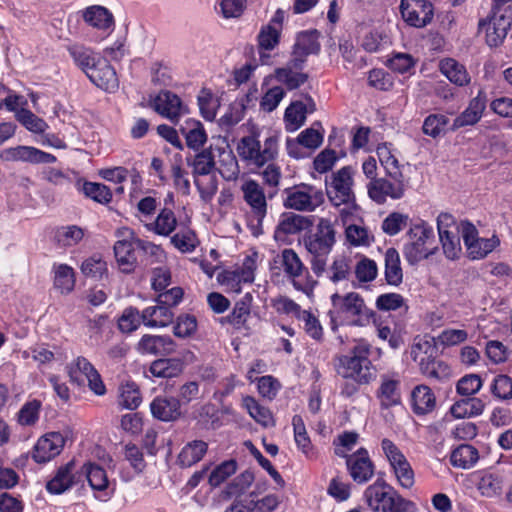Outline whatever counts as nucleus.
<instances>
[{
	"label": "nucleus",
	"instance_id": "21",
	"mask_svg": "<svg viewBox=\"0 0 512 512\" xmlns=\"http://www.w3.org/2000/svg\"><path fill=\"white\" fill-rule=\"evenodd\" d=\"M152 416L163 422L175 421L181 416L180 400L175 397L157 396L150 404Z\"/></svg>",
	"mask_w": 512,
	"mask_h": 512
},
{
	"label": "nucleus",
	"instance_id": "13",
	"mask_svg": "<svg viewBox=\"0 0 512 512\" xmlns=\"http://www.w3.org/2000/svg\"><path fill=\"white\" fill-rule=\"evenodd\" d=\"M400 12L404 21L416 28L425 27L434 15L433 5L429 0H401Z\"/></svg>",
	"mask_w": 512,
	"mask_h": 512
},
{
	"label": "nucleus",
	"instance_id": "18",
	"mask_svg": "<svg viewBox=\"0 0 512 512\" xmlns=\"http://www.w3.org/2000/svg\"><path fill=\"white\" fill-rule=\"evenodd\" d=\"M86 76L95 86L106 92L113 93L119 87L116 71L105 58L99 59Z\"/></svg>",
	"mask_w": 512,
	"mask_h": 512
},
{
	"label": "nucleus",
	"instance_id": "33",
	"mask_svg": "<svg viewBox=\"0 0 512 512\" xmlns=\"http://www.w3.org/2000/svg\"><path fill=\"white\" fill-rule=\"evenodd\" d=\"M208 451V444L203 440L188 442L180 451L177 462L183 467H191L202 460Z\"/></svg>",
	"mask_w": 512,
	"mask_h": 512
},
{
	"label": "nucleus",
	"instance_id": "51",
	"mask_svg": "<svg viewBox=\"0 0 512 512\" xmlns=\"http://www.w3.org/2000/svg\"><path fill=\"white\" fill-rule=\"evenodd\" d=\"M448 123L449 119L447 116L443 114H430L423 122L422 131L425 135L437 138L445 132Z\"/></svg>",
	"mask_w": 512,
	"mask_h": 512
},
{
	"label": "nucleus",
	"instance_id": "25",
	"mask_svg": "<svg viewBox=\"0 0 512 512\" xmlns=\"http://www.w3.org/2000/svg\"><path fill=\"white\" fill-rule=\"evenodd\" d=\"M244 200L251 207L254 216L265 217L267 214V202L265 194L260 185L249 180L242 185Z\"/></svg>",
	"mask_w": 512,
	"mask_h": 512
},
{
	"label": "nucleus",
	"instance_id": "56",
	"mask_svg": "<svg viewBox=\"0 0 512 512\" xmlns=\"http://www.w3.org/2000/svg\"><path fill=\"white\" fill-rule=\"evenodd\" d=\"M282 265L285 273L293 278L300 276L304 269V265L299 256L290 248H286L282 251Z\"/></svg>",
	"mask_w": 512,
	"mask_h": 512
},
{
	"label": "nucleus",
	"instance_id": "46",
	"mask_svg": "<svg viewBox=\"0 0 512 512\" xmlns=\"http://www.w3.org/2000/svg\"><path fill=\"white\" fill-rule=\"evenodd\" d=\"M82 472L85 474L92 489L103 491L108 487V478L106 471L99 465L87 463L83 466Z\"/></svg>",
	"mask_w": 512,
	"mask_h": 512
},
{
	"label": "nucleus",
	"instance_id": "53",
	"mask_svg": "<svg viewBox=\"0 0 512 512\" xmlns=\"http://www.w3.org/2000/svg\"><path fill=\"white\" fill-rule=\"evenodd\" d=\"M260 148V142L255 137L246 136L240 140L237 146V151L242 159L252 161L256 166H258Z\"/></svg>",
	"mask_w": 512,
	"mask_h": 512
},
{
	"label": "nucleus",
	"instance_id": "16",
	"mask_svg": "<svg viewBox=\"0 0 512 512\" xmlns=\"http://www.w3.org/2000/svg\"><path fill=\"white\" fill-rule=\"evenodd\" d=\"M66 438L60 432H49L40 437L31 453L32 459L39 464L46 463L58 456L65 445Z\"/></svg>",
	"mask_w": 512,
	"mask_h": 512
},
{
	"label": "nucleus",
	"instance_id": "30",
	"mask_svg": "<svg viewBox=\"0 0 512 512\" xmlns=\"http://www.w3.org/2000/svg\"><path fill=\"white\" fill-rule=\"evenodd\" d=\"M180 132L185 137L186 145L193 151H199L207 141L203 124L195 119H187L180 126Z\"/></svg>",
	"mask_w": 512,
	"mask_h": 512
},
{
	"label": "nucleus",
	"instance_id": "35",
	"mask_svg": "<svg viewBox=\"0 0 512 512\" xmlns=\"http://www.w3.org/2000/svg\"><path fill=\"white\" fill-rule=\"evenodd\" d=\"M385 280L388 285L398 287L403 282V270L398 251L390 247L385 253Z\"/></svg>",
	"mask_w": 512,
	"mask_h": 512
},
{
	"label": "nucleus",
	"instance_id": "6",
	"mask_svg": "<svg viewBox=\"0 0 512 512\" xmlns=\"http://www.w3.org/2000/svg\"><path fill=\"white\" fill-rule=\"evenodd\" d=\"M407 234L413 241L404 246L403 253L410 264L418 263L433 254V251L426 247V244L434 239L433 228L427 222L421 220L413 225Z\"/></svg>",
	"mask_w": 512,
	"mask_h": 512
},
{
	"label": "nucleus",
	"instance_id": "40",
	"mask_svg": "<svg viewBox=\"0 0 512 512\" xmlns=\"http://www.w3.org/2000/svg\"><path fill=\"white\" fill-rule=\"evenodd\" d=\"M433 351L434 347H431L428 342L417 343L411 349L412 359L419 364L422 374L427 377H430V372L436 361L432 355Z\"/></svg>",
	"mask_w": 512,
	"mask_h": 512
},
{
	"label": "nucleus",
	"instance_id": "4",
	"mask_svg": "<svg viewBox=\"0 0 512 512\" xmlns=\"http://www.w3.org/2000/svg\"><path fill=\"white\" fill-rule=\"evenodd\" d=\"M370 353L369 344L358 343L349 354L339 358L337 373L345 379L370 384L376 378V368L369 359Z\"/></svg>",
	"mask_w": 512,
	"mask_h": 512
},
{
	"label": "nucleus",
	"instance_id": "57",
	"mask_svg": "<svg viewBox=\"0 0 512 512\" xmlns=\"http://www.w3.org/2000/svg\"><path fill=\"white\" fill-rule=\"evenodd\" d=\"M416 64L415 59L408 53L397 52L393 53L387 60L386 65L394 72L404 74L414 68Z\"/></svg>",
	"mask_w": 512,
	"mask_h": 512
},
{
	"label": "nucleus",
	"instance_id": "20",
	"mask_svg": "<svg viewBox=\"0 0 512 512\" xmlns=\"http://www.w3.org/2000/svg\"><path fill=\"white\" fill-rule=\"evenodd\" d=\"M175 342L168 335L145 334L138 342L137 350L145 355H169L175 351Z\"/></svg>",
	"mask_w": 512,
	"mask_h": 512
},
{
	"label": "nucleus",
	"instance_id": "28",
	"mask_svg": "<svg viewBox=\"0 0 512 512\" xmlns=\"http://www.w3.org/2000/svg\"><path fill=\"white\" fill-rule=\"evenodd\" d=\"M511 25L503 21H498L491 16L488 20H480L478 24L479 32H485L486 43L490 47L499 46L505 39Z\"/></svg>",
	"mask_w": 512,
	"mask_h": 512
},
{
	"label": "nucleus",
	"instance_id": "60",
	"mask_svg": "<svg viewBox=\"0 0 512 512\" xmlns=\"http://www.w3.org/2000/svg\"><path fill=\"white\" fill-rule=\"evenodd\" d=\"M479 489L486 497L498 496L502 493L503 479L497 474L484 475L479 482Z\"/></svg>",
	"mask_w": 512,
	"mask_h": 512
},
{
	"label": "nucleus",
	"instance_id": "41",
	"mask_svg": "<svg viewBox=\"0 0 512 512\" xmlns=\"http://www.w3.org/2000/svg\"><path fill=\"white\" fill-rule=\"evenodd\" d=\"M177 226V219L171 209L163 208L155 221L146 225L147 229L157 235L169 236Z\"/></svg>",
	"mask_w": 512,
	"mask_h": 512
},
{
	"label": "nucleus",
	"instance_id": "62",
	"mask_svg": "<svg viewBox=\"0 0 512 512\" xmlns=\"http://www.w3.org/2000/svg\"><path fill=\"white\" fill-rule=\"evenodd\" d=\"M280 40V31L277 27L268 24L260 30L258 35V45L260 50L274 49Z\"/></svg>",
	"mask_w": 512,
	"mask_h": 512
},
{
	"label": "nucleus",
	"instance_id": "8",
	"mask_svg": "<svg viewBox=\"0 0 512 512\" xmlns=\"http://www.w3.org/2000/svg\"><path fill=\"white\" fill-rule=\"evenodd\" d=\"M457 229L461 232L468 257L472 260L485 258L500 245V240L496 235L491 238H480L477 228L469 221H462Z\"/></svg>",
	"mask_w": 512,
	"mask_h": 512
},
{
	"label": "nucleus",
	"instance_id": "59",
	"mask_svg": "<svg viewBox=\"0 0 512 512\" xmlns=\"http://www.w3.org/2000/svg\"><path fill=\"white\" fill-rule=\"evenodd\" d=\"M408 221V215L392 212L383 220L381 228L385 234L394 236L407 226Z\"/></svg>",
	"mask_w": 512,
	"mask_h": 512
},
{
	"label": "nucleus",
	"instance_id": "63",
	"mask_svg": "<svg viewBox=\"0 0 512 512\" xmlns=\"http://www.w3.org/2000/svg\"><path fill=\"white\" fill-rule=\"evenodd\" d=\"M285 96V90L282 86L269 88L260 100V108L265 112L274 111Z\"/></svg>",
	"mask_w": 512,
	"mask_h": 512
},
{
	"label": "nucleus",
	"instance_id": "47",
	"mask_svg": "<svg viewBox=\"0 0 512 512\" xmlns=\"http://www.w3.org/2000/svg\"><path fill=\"white\" fill-rule=\"evenodd\" d=\"M237 470V462L234 459L223 461L217 465L208 477V483L211 487L216 488L225 482Z\"/></svg>",
	"mask_w": 512,
	"mask_h": 512
},
{
	"label": "nucleus",
	"instance_id": "22",
	"mask_svg": "<svg viewBox=\"0 0 512 512\" xmlns=\"http://www.w3.org/2000/svg\"><path fill=\"white\" fill-rule=\"evenodd\" d=\"M81 13L84 22L95 29L107 31L114 27V16L104 6L91 5L82 10Z\"/></svg>",
	"mask_w": 512,
	"mask_h": 512
},
{
	"label": "nucleus",
	"instance_id": "9",
	"mask_svg": "<svg viewBox=\"0 0 512 512\" xmlns=\"http://www.w3.org/2000/svg\"><path fill=\"white\" fill-rule=\"evenodd\" d=\"M335 454L346 459L347 470L355 483L365 484L373 477L375 466L366 448L361 447L352 454L335 448Z\"/></svg>",
	"mask_w": 512,
	"mask_h": 512
},
{
	"label": "nucleus",
	"instance_id": "1",
	"mask_svg": "<svg viewBox=\"0 0 512 512\" xmlns=\"http://www.w3.org/2000/svg\"><path fill=\"white\" fill-rule=\"evenodd\" d=\"M319 35L316 29L298 33L290 59L285 66L274 70L273 77L288 91L299 89L309 80V74L302 72V69L309 55H317L320 52Z\"/></svg>",
	"mask_w": 512,
	"mask_h": 512
},
{
	"label": "nucleus",
	"instance_id": "5",
	"mask_svg": "<svg viewBox=\"0 0 512 512\" xmlns=\"http://www.w3.org/2000/svg\"><path fill=\"white\" fill-rule=\"evenodd\" d=\"M284 193L286 194L283 201L284 207L295 211L313 212L325 200L323 191L310 184L303 183L299 186L286 188Z\"/></svg>",
	"mask_w": 512,
	"mask_h": 512
},
{
	"label": "nucleus",
	"instance_id": "23",
	"mask_svg": "<svg viewBox=\"0 0 512 512\" xmlns=\"http://www.w3.org/2000/svg\"><path fill=\"white\" fill-rule=\"evenodd\" d=\"M322 141L323 135L318 130L312 127L307 128L299 134L296 141L291 139L287 140L288 154L295 159H300L304 157V155L300 153L299 145L315 150L322 144Z\"/></svg>",
	"mask_w": 512,
	"mask_h": 512
},
{
	"label": "nucleus",
	"instance_id": "58",
	"mask_svg": "<svg viewBox=\"0 0 512 512\" xmlns=\"http://www.w3.org/2000/svg\"><path fill=\"white\" fill-rule=\"evenodd\" d=\"M82 273L95 280H101L107 273V264L101 257L92 256L81 265Z\"/></svg>",
	"mask_w": 512,
	"mask_h": 512
},
{
	"label": "nucleus",
	"instance_id": "49",
	"mask_svg": "<svg viewBox=\"0 0 512 512\" xmlns=\"http://www.w3.org/2000/svg\"><path fill=\"white\" fill-rule=\"evenodd\" d=\"M245 407L247 408L250 416L259 424L264 427L272 426L273 418L270 410L260 405L253 397H246L244 399Z\"/></svg>",
	"mask_w": 512,
	"mask_h": 512
},
{
	"label": "nucleus",
	"instance_id": "2",
	"mask_svg": "<svg viewBox=\"0 0 512 512\" xmlns=\"http://www.w3.org/2000/svg\"><path fill=\"white\" fill-rule=\"evenodd\" d=\"M333 310L329 311L333 328L338 323L341 325L363 327L371 321L376 324L377 313L368 308L363 297L356 292H349L345 295L334 293L331 296Z\"/></svg>",
	"mask_w": 512,
	"mask_h": 512
},
{
	"label": "nucleus",
	"instance_id": "37",
	"mask_svg": "<svg viewBox=\"0 0 512 512\" xmlns=\"http://www.w3.org/2000/svg\"><path fill=\"white\" fill-rule=\"evenodd\" d=\"M484 402L480 398L466 397L456 401L450 408V413L455 418H470L483 413Z\"/></svg>",
	"mask_w": 512,
	"mask_h": 512
},
{
	"label": "nucleus",
	"instance_id": "31",
	"mask_svg": "<svg viewBox=\"0 0 512 512\" xmlns=\"http://www.w3.org/2000/svg\"><path fill=\"white\" fill-rule=\"evenodd\" d=\"M413 412L416 415H425L434 410L436 397L431 388L426 385L414 387L411 393Z\"/></svg>",
	"mask_w": 512,
	"mask_h": 512
},
{
	"label": "nucleus",
	"instance_id": "17",
	"mask_svg": "<svg viewBox=\"0 0 512 512\" xmlns=\"http://www.w3.org/2000/svg\"><path fill=\"white\" fill-rule=\"evenodd\" d=\"M0 157L5 161H23L32 164L54 163L56 157L32 146H17L2 151Z\"/></svg>",
	"mask_w": 512,
	"mask_h": 512
},
{
	"label": "nucleus",
	"instance_id": "11",
	"mask_svg": "<svg viewBox=\"0 0 512 512\" xmlns=\"http://www.w3.org/2000/svg\"><path fill=\"white\" fill-rule=\"evenodd\" d=\"M314 220L313 215L305 216L291 211L283 212L279 217L273 237L276 242L287 244L288 236L310 230Z\"/></svg>",
	"mask_w": 512,
	"mask_h": 512
},
{
	"label": "nucleus",
	"instance_id": "27",
	"mask_svg": "<svg viewBox=\"0 0 512 512\" xmlns=\"http://www.w3.org/2000/svg\"><path fill=\"white\" fill-rule=\"evenodd\" d=\"M218 152L220 167L217 168L219 174L227 181L236 180L239 175V165L237 159L228 143L222 141V146H216Z\"/></svg>",
	"mask_w": 512,
	"mask_h": 512
},
{
	"label": "nucleus",
	"instance_id": "54",
	"mask_svg": "<svg viewBox=\"0 0 512 512\" xmlns=\"http://www.w3.org/2000/svg\"><path fill=\"white\" fill-rule=\"evenodd\" d=\"M140 312L136 307L129 306L124 309L118 319V328L123 333H131L141 325Z\"/></svg>",
	"mask_w": 512,
	"mask_h": 512
},
{
	"label": "nucleus",
	"instance_id": "10",
	"mask_svg": "<svg viewBox=\"0 0 512 512\" xmlns=\"http://www.w3.org/2000/svg\"><path fill=\"white\" fill-rule=\"evenodd\" d=\"M381 447L393 469L399 485L404 489L412 488L415 483V474L405 455L387 438L382 440Z\"/></svg>",
	"mask_w": 512,
	"mask_h": 512
},
{
	"label": "nucleus",
	"instance_id": "52",
	"mask_svg": "<svg viewBox=\"0 0 512 512\" xmlns=\"http://www.w3.org/2000/svg\"><path fill=\"white\" fill-rule=\"evenodd\" d=\"M16 119L33 133H43L48 128L47 123L42 118L25 108L16 112Z\"/></svg>",
	"mask_w": 512,
	"mask_h": 512
},
{
	"label": "nucleus",
	"instance_id": "38",
	"mask_svg": "<svg viewBox=\"0 0 512 512\" xmlns=\"http://www.w3.org/2000/svg\"><path fill=\"white\" fill-rule=\"evenodd\" d=\"M479 459L478 450L470 444H461L456 447L450 455V463L452 466L462 469H469Z\"/></svg>",
	"mask_w": 512,
	"mask_h": 512
},
{
	"label": "nucleus",
	"instance_id": "7",
	"mask_svg": "<svg viewBox=\"0 0 512 512\" xmlns=\"http://www.w3.org/2000/svg\"><path fill=\"white\" fill-rule=\"evenodd\" d=\"M364 497L374 512H410L415 509V503L402 497L397 490L379 492L373 488L365 491Z\"/></svg>",
	"mask_w": 512,
	"mask_h": 512
},
{
	"label": "nucleus",
	"instance_id": "26",
	"mask_svg": "<svg viewBox=\"0 0 512 512\" xmlns=\"http://www.w3.org/2000/svg\"><path fill=\"white\" fill-rule=\"evenodd\" d=\"M74 467V460H70L65 465L60 466L55 476L47 482L46 490L50 494L59 495L71 488L75 483L74 475L72 473Z\"/></svg>",
	"mask_w": 512,
	"mask_h": 512
},
{
	"label": "nucleus",
	"instance_id": "44",
	"mask_svg": "<svg viewBox=\"0 0 512 512\" xmlns=\"http://www.w3.org/2000/svg\"><path fill=\"white\" fill-rule=\"evenodd\" d=\"M306 110L304 102L293 101L285 110L284 120L286 128L290 131H295L304 125L306 121Z\"/></svg>",
	"mask_w": 512,
	"mask_h": 512
},
{
	"label": "nucleus",
	"instance_id": "32",
	"mask_svg": "<svg viewBox=\"0 0 512 512\" xmlns=\"http://www.w3.org/2000/svg\"><path fill=\"white\" fill-rule=\"evenodd\" d=\"M116 261L123 273L130 274L135 270L137 257L134 244L128 240H118L114 244Z\"/></svg>",
	"mask_w": 512,
	"mask_h": 512
},
{
	"label": "nucleus",
	"instance_id": "64",
	"mask_svg": "<svg viewBox=\"0 0 512 512\" xmlns=\"http://www.w3.org/2000/svg\"><path fill=\"white\" fill-rule=\"evenodd\" d=\"M482 388V379L478 374H468L457 382L456 390L462 396L470 397Z\"/></svg>",
	"mask_w": 512,
	"mask_h": 512
},
{
	"label": "nucleus",
	"instance_id": "14",
	"mask_svg": "<svg viewBox=\"0 0 512 512\" xmlns=\"http://www.w3.org/2000/svg\"><path fill=\"white\" fill-rule=\"evenodd\" d=\"M352 174L353 170L350 166L342 167L333 174L332 190H327V195L333 205L340 206L354 200Z\"/></svg>",
	"mask_w": 512,
	"mask_h": 512
},
{
	"label": "nucleus",
	"instance_id": "43",
	"mask_svg": "<svg viewBox=\"0 0 512 512\" xmlns=\"http://www.w3.org/2000/svg\"><path fill=\"white\" fill-rule=\"evenodd\" d=\"M376 153L381 165L386 171V174L391 179L403 178V174L399 168L398 159L392 154L391 149L387 143L378 145Z\"/></svg>",
	"mask_w": 512,
	"mask_h": 512
},
{
	"label": "nucleus",
	"instance_id": "36",
	"mask_svg": "<svg viewBox=\"0 0 512 512\" xmlns=\"http://www.w3.org/2000/svg\"><path fill=\"white\" fill-rule=\"evenodd\" d=\"M252 296L250 293L245 294V296L237 301L234 305L233 310L226 317H222L220 322L222 324L228 323L231 324L234 328L240 329L242 328L247 318L250 315V306H251Z\"/></svg>",
	"mask_w": 512,
	"mask_h": 512
},
{
	"label": "nucleus",
	"instance_id": "3",
	"mask_svg": "<svg viewBox=\"0 0 512 512\" xmlns=\"http://www.w3.org/2000/svg\"><path fill=\"white\" fill-rule=\"evenodd\" d=\"M336 243V230L329 219L320 218L315 231L304 237V245L311 257V269L320 277L326 270L327 258Z\"/></svg>",
	"mask_w": 512,
	"mask_h": 512
},
{
	"label": "nucleus",
	"instance_id": "19",
	"mask_svg": "<svg viewBox=\"0 0 512 512\" xmlns=\"http://www.w3.org/2000/svg\"><path fill=\"white\" fill-rule=\"evenodd\" d=\"M400 387L401 382L398 378L387 374L381 375L380 385L375 393L381 409H389L402 403Z\"/></svg>",
	"mask_w": 512,
	"mask_h": 512
},
{
	"label": "nucleus",
	"instance_id": "39",
	"mask_svg": "<svg viewBox=\"0 0 512 512\" xmlns=\"http://www.w3.org/2000/svg\"><path fill=\"white\" fill-rule=\"evenodd\" d=\"M440 71L455 85L464 86L470 82V76L465 66L452 58L441 61Z\"/></svg>",
	"mask_w": 512,
	"mask_h": 512
},
{
	"label": "nucleus",
	"instance_id": "48",
	"mask_svg": "<svg viewBox=\"0 0 512 512\" xmlns=\"http://www.w3.org/2000/svg\"><path fill=\"white\" fill-rule=\"evenodd\" d=\"M75 286L74 270L66 265L60 264L55 270L54 287L61 293H70Z\"/></svg>",
	"mask_w": 512,
	"mask_h": 512
},
{
	"label": "nucleus",
	"instance_id": "34",
	"mask_svg": "<svg viewBox=\"0 0 512 512\" xmlns=\"http://www.w3.org/2000/svg\"><path fill=\"white\" fill-rule=\"evenodd\" d=\"M69 55L74 60L75 64L87 75L91 69L96 65V62L101 57L96 54L91 48L85 47L81 44H72L67 47Z\"/></svg>",
	"mask_w": 512,
	"mask_h": 512
},
{
	"label": "nucleus",
	"instance_id": "12",
	"mask_svg": "<svg viewBox=\"0 0 512 512\" xmlns=\"http://www.w3.org/2000/svg\"><path fill=\"white\" fill-rule=\"evenodd\" d=\"M151 107L160 116L177 124L183 114L188 113V108L181 98L169 90H161L151 101Z\"/></svg>",
	"mask_w": 512,
	"mask_h": 512
},
{
	"label": "nucleus",
	"instance_id": "24",
	"mask_svg": "<svg viewBox=\"0 0 512 512\" xmlns=\"http://www.w3.org/2000/svg\"><path fill=\"white\" fill-rule=\"evenodd\" d=\"M185 369V362L179 357L159 358L149 367V372L156 378L170 379L178 377Z\"/></svg>",
	"mask_w": 512,
	"mask_h": 512
},
{
	"label": "nucleus",
	"instance_id": "42",
	"mask_svg": "<svg viewBox=\"0 0 512 512\" xmlns=\"http://www.w3.org/2000/svg\"><path fill=\"white\" fill-rule=\"evenodd\" d=\"M78 189L85 195V197L102 205L109 204L113 197L111 189L98 182L84 181L82 186Z\"/></svg>",
	"mask_w": 512,
	"mask_h": 512
},
{
	"label": "nucleus",
	"instance_id": "29",
	"mask_svg": "<svg viewBox=\"0 0 512 512\" xmlns=\"http://www.w3.org/2000/svg\"><path fill=\"white\" fill-rule=\"evenodd\" d=\"M214 148L210 145L207 148L196 151L194 156L186 157V163L193 169L194 176H205L215 169Z\"/></svg>",
	"mask_w": 512,
	"mask_h": 512
},
{
	"label": "nucleus",
	"instance_id": "61",
	"mask_svg": "<svg viewBox=\"0 0 512 512\" xmlns=\"http://www.w3.org/2000/svg\"><path fill=\"white\" fill-rule=\"evenodd\" d=\"M439 239L445 256L451 260L456 259L461 252L460 237L458 234L452 231L441 232Z\"/></svg>",
	"mask_w": 512,
	"mask_h": 512
},
{
	"label": "nucleus",
	"instance_id": "45",
	"mask_svg": "<svg viewBox=\"0 0 512 512\" xmlns=\"http://www.w3.org/2000/svg\"><path fill=\"white\" fill-rule=\"evenodd\" d=\"M141 401L139 387L135 382H126L121 385L118 403L122 408L135 410Z\"/></svg>",
	"mask_w": 512,
	"mask_h": 512
},
{
	"label": "nucleus",
	"instance_id": "15",
	"mask_svg": "<svg viewBox=\"0 0 512 512\" xmlns=\"http://www.w3.org/2000/svg\"><path fill=\"white\" fill-rule=\"evenodd\" d=\"M391 182L385 178L373 179L367 185L369 197L377 204H384L387 197L394 200L401 199L405 193L404 179H392Z\"/></svg>",
	"mask_w": 512,
	"mask_h": 512
},
{
	"label": "nucleus",
	"instance_id": "55",
	"mask_svg": "<svg viewBox=\"0 0 512 512\" xmlns=\"http://www.w3.org/2000/svg\"><path fill=\"white\" fill-rule=\"evenodd\" d=\"M375 306L379 311H395L402 307L408 310L405 299L398 293H384L376 298Z\"/></svg>",
	"mask_w": 512,
	"mask_h": 512
},
{
	"label": "nucleus",
	"instance_id": "50",
	"mask_svg": "<svg viewBox=\"0 0 512 512\" xmlns=\"http://www.w3.org/2000/svg\"><path fill=\"white\" fill-rule=\"evenodd\" d=\"M491 394L502 401L512 399V378L506 374L496 375L490 386Z\"/></svg>",
	"mask_w": 512,
	"mask_h": 512
}]
</instances>
